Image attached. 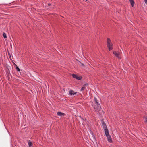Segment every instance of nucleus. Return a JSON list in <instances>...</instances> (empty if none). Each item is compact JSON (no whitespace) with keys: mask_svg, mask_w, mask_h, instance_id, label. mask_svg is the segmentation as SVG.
I'll return each mask as SVG.
<instances>
[{"mask_svg":"<svg viewBox=\"0 0 147 147\" xmlns=\"http://www.w3.org/2000/svg\"><path fill=\"white\" fill-rule=\"evenodd\" d=\"M57 114L58 116H64L65 115V114L62 113L61 112H58L57 113Z\"/></svg>","mask_w":147,"mask_h":147,"instance_id":"7","label":"nucleus"},{"mask_svg":"<svg viewBox=\"0 0 147 147\" xmlns=\"http://www.w3.org/2000/svg\"><path fill=\"white\" fill-rule=\"evenodd\" d=\"M113 53L116 57H119V53H117L116 51H115L113 52Z\"/></svg>","mask_w":147,"mask_h":147,"instance_id":"9","label":"nucleus"},{"mask_svg":"<svg viewBox=\"0 0 147 147\" xmlns=\"http://www.w3.org/2000/svg\"><path fill=\"white\" fill-rule=\"evenodd\" d=\"M107 45L109 50L113 49V45L109 38H107Z\"/></svg>","mask_w":147,"mask_h":147,"instance_id":"2","label":"nucleus"},{"mask_svg":"<svg viewBox=\"0 0 147 147\" xmlns=\"http://www.w3.org/2000/svg\"><path fill=\"white\" fill-rule=\"evenodd\" d=\"M106 136L107 138V140L108 141V142L110 143L112 142V140L110 136V135H109L107 136Z\"/></svg>","mask_w":147,"mask_h":147,"instance_id":"6","label":"nucleus"},{"mask_svg":"<svg viewBox=\"0 0 147 147\" xmlns=\"http://www.w3.org/2000/svg\"><path fill=\"white\" fill-rule=\"evenodd\" d=\"M16 69L17 71L19 72H20V69L17 66H16Z\"/></svg>","mask_w":147,"mask_h":147,"instance_id":"14","label":"nucleus"},{"mask_svg":"<svg viewBox=\"0 0 147 147\" xmlns=\"http://www.w3.org/2000/svg\"><path fill=\"white\" fill-rule=\"evenodd\" d=\"M69 94L70 95H74L77 93L75 92L73 90H70L69 91Z\"/></svg>","mask_w":147,"mask_h":147,"instance_id":"5","label":"nucleus"},{"mask_svg":"<svg viewBox=\"0 0 147 147\" xmlns=\"http://www.w3.org/2000/svg\"><path fill=\"white\" fill-rule=\"evenodd\" d=\"M88 84H85L82 86V87L81 89V91H83L86 89V88H88Z\"/></svg>","mask_w":147,"mask_h":147,"instance_id":"4","label":"nucleus"},{"mask_svg":"<svg viewBox=\"0 0 147 147\" xmlns=\"http://www.w3.org/2000/svg\"><path fill=\"white\" fill-rule=\"evenodd\" d=\"M145 2L146 4H147V0H145Z\"/></svg>","mask_w":147,"mask_h":147,"instance_id":"16","label":"nucleus"},{"mask_svg":"<svg viewBox=\"0 0 147 147\" xmlns=\"http://www.w3.org/2000/svg\"><path fill=\"white\" fill-rule=\"evenodd\" d=\"M94 104L93 105V107L95 111L97 113H98L100 111L101 107L99 103H98L96 98L94 97Z\"/></svg>","mask_w":147,"mask_h":147,"instance_id":"1","label":"nucleus"},{"mask_svg":"<svg viewBox=\"0 0 147 147\" xmlns=\"http://www.w3.org/2000/svg\"><path fill=\"white\" fill-rule=\"evenodd\" d=\"M103 128L104 129H107L106 125L104 122L102 123Z\"/></svg>","mask_w":147,"mask_h":147,"instance_id":"10","label":"nucleus"},{"mask_svg":"<svg viewBox=\"0 0 147 147\" xmlns=\"http://www.w3.org/2000/svg\"><path fill=\"white\" fill-rule=\"evenodd\" d=\"M3 37H4V38H7L6 34L5 33H3Z\"/></svg>","mask_w":147,"mask_h":147,"instance_id":"13","label":"nucleus"},{"mask_svg":"<svg viewBox=\"0 0 147 147\" xmlns=\"http://www.w3.org/2000/svg\"><path fill=\"white\" fill-rule=\"evenodd\" d=\"M130 3L132 6L133 7L134 5V1L133 0H129Z\"/></svg>","mask_w":147,"mask_h":147,"instance_id":"11","label":"nucleus"},{"mask_svg":"<svg viewBox=\"0 0 147 147\" xmlns=\"http://www.w3.org/2000/svg\"><path fill=\"white\" fill-rule=\"evenodd\" d=\"M72 76L73 78H75L78 80H80L82 78L80 76H78L77 75L73 74H72Z\"/></svg>","mask_w":147,"mask_h":147,"instance_id":"3","label":"nucleus"},{"mask_svg":"<svg viewBox=\"0 0 147 147\" xmlns=\"http://www.w3.org/2000/svg\"><path fill=\"white\" fill-rule=\"evenodd\" d=\"M94 140H95V141H96V139H95L94 136Z\"/></svg>","mask_w":147,"mask_h":147,"instance_id":"17","label":"nucleus"},{"mask_svg":"<svg viewBox=\"0 0 147 147\" xmlns=\"http://www.w3.org/2000/svg\"><path fill=\"white\" fill-rule=\"evenodd\" d=\"M145 122H147V118H146V117H145Z\"/></svg>","mask_w":147,"mask_h":147,"instance_id":"15","label":"nucleus"},{"mask_svg":"<svg viewBox=\"0 0 147 147\" xmlns=\"http://www.w3.org/2000/svg\"><path fill=\"white\" fill-rule=\"evenodd\" d=\"M105 130V133L106 136L109 135L108 130L107 129H104Z\"/></svg>","mask_w":147,"mask_h":147,"instance_id":"8","label":"nucleus"},{"mask_svg":"<svg viewBox=\"0 0 147 147\" xmlns=\"http://www.w3.org/2000/svg\"><path fill=\"white\" fill-rule=\"evenodd\" d=\"M28 144V145L29 146V147H31L32 146V142H30V141H29Z\"/></svg>","mask_w":147,"mask_h":147,"instance_id":"12","label":"nucleus"}]
</instances>
